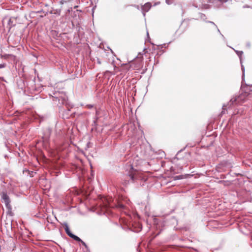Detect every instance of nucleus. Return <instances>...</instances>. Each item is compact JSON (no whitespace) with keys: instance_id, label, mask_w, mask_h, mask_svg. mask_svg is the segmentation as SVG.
Returning a JSON list of instances; mask_svg holds the SVG:
<instances>
[{"instance_id":"nucleus-1","label":"nucleus","mask_w":252,"mask_h":252,"mask_svg":"<svg viewBox=\"0 0 252 252\" xmlns=\"http://www.w3.org/2000/svg\"><path fill=\"white\" fill-rule=\"evenodd\" d=\"M128 177L132 181H134L141 177V173L138 171L131 167L129 172Z\"/></svg>"},{"instance_id":"nucleus-2","label":"nucleus","mask_w":252,"mask_h":252,"mask_svg":"<svg viewBox=\"0 0 252 252\" xmlns=\"http://www.w3.org/2000/svg\"><path fill=\"white\" fill-rule=\"evenodd\" d=\"M142 61L143 58L142 57L137 58L134 61L131 62V63H133V69L134 70H138L142 68Z\"/></svg>"},{"instance_id":"nucleus-3","label":"nucleus","mask_w":252,"mask_h":252,"mask_svg":"<svg viewBox=\"0 0 252 252\" xmlns=\"http://www.w3.org/2000/svg\"><path fill=\"white\" fill-rule=\"evenodd\" d=\"M1 196L2 199L3 200V202H4L6 208L8 209V210H11V206L10 204V199H9L8 196L7 195L6 193H5L4 192H2L1 193Z\"/></svg>"},{"instance_id":"nucleus-4","label":"nucleus","mask_w":252,"mask_h":252,"mask_svg":"<svg viewBox=\"0 0 252 252\" xmlns=\"http://www.w3.org/2000/svg\"><path fill=\"white\" fill-rule=\"evenodd\" d=\"M102 203H100V206L103 207L105 209H107V208L110 206V202L111 201V198H108L106 197H103L101 198V201Z\"/></svg>"},{"instance_id":"nucleus-5","label":"nucleus","mask_w":252,"mask_h":252,"mask_svg":"<svg viewBox=\"0 0 252 252\" xmlns=\"http://www.w3.org/2000/svg\"><path fill=\"white\" fill-rule=\"evenodd\" d=\"M133 63H131L129 64H124L122 65V67L123 69L128 70L130 68L133 69Z\"/></svg>"},{"instance_id":"nucleus-6","label":"nucleus","mask_w":252,"mask_h":252,"mask_svg":"<svg viewBox=\"0 0 252 252\" xmlns=\"http://www.w3.org/2000/svg\"><path fill=\"white\" fill-rule=\"evenodd\" d=\"M244 96V95L241 94L240 96H239L237 98H236L234 99H232L230 100V102H231V104H233L234 102H239V100L242 99V98H243Z\"/></svg>"},{"instance_id":"nucleus-7","label":"nucleus","mask_w":252,"mask_h":252,"mask_svg":"<svg viewBox=\"0 0 252 252\" xmlns=\"http://www.w3.org/2000/svg\"><path fill=\"white\" fill-rule=\"evenodd\" d=\"M151 4L150 3H146L143 7V10L145 11H148L151 8Z\"/></svg>"},{"instance_id":"nucleus-8","label":"nucleus","mask_w":252,"mask_h":252,"mask_svg":"<svg viewBox=\"0 0 252 252\" xmlns=\"http://www.w3.org/2000/svg\"><path fill=\"white\" fill-rule=\"evenodd\" d=\"M64 229H65V231L66 233L67 234V235L69 237H71V235H72L73 234L71 232L68 226L67 225H65Z\"/></svg>"},{"instance_id":"nucleus-9","label":"nucleus","mask_w":252,"mask_h":252,"mask_svg":"<svg viewBox=\"0 0 252 252\" xmlns=\"http://www.w3.org/2000/svg\"><path fill=\"white\" fill-rule=\"evenodd\" d=\"M70 237L78 242H81L82 241L80 238H79L78 236H77L74 234L71 235Z\"/></svg>"},{"instance_id":"nucleus-10","label":"nucleus","mask_w":252,"mask_h":252,"mask_svg":"<svg viewBox=\"0 0 252 252\" xmlns=\"http://www.w3.org/2000/svg\"><path fill=\"white\" fill-rule=\"evenodd\" d=\"M70 237L78 242H81L82 241L80 238H79L78 236H77L74 234L71 235Z\"/></svg>"},{"instance_id":"nucleus-11","label":"nucleus","mask_w":252,"mask_h":252,"mask_svg":"<svg viewBox=\"0 0 252 252\" xmlns=\"http://www.w3.org/2000/svg\"><path fill=\"white\" fill-rule=\"evenodd\" d=\"M117 207L122 209H124L125 208V206L123 204H118Z\"/></svg>"},{"instance_id":"nucleus-12","label":"nucleus","mask_w":252,"mask_h":252,"mask_svg":"<svg viewBox=\"0 0 252 252\" xmlns=\"http://www.w3.org/2000/svg\"><path fill=\"white\" fill-rule=\"evenodd\" d=\"M81 243H82V245H83L85 248H88L87 245H86V244L84 241H82L81 242Z\"/></svg>"},{"instance_id":"nucleus-13","label":"nucleus","mask_w":252,"mask_h":252,"mask_svg":"<svg viewBox=\"0 0 252 252\" xmlns=\"http://www.w3.org/2000/svg\"><path fill=\"white\" fill-rule=\"evenodd\" d=\"M5 66V64H0V68H3Z\"/></svg>"},{"instance_id":"nucleus-14","label":"nucleus","mask_w":252,"mask_h":252,"mask_svg":"<svg viewBox=\"0 0 252 252\" xmlns=\"http://www.w3.org/2000/svg\"><path fill=\"white\" fill-rule=\"evenodd\" d=\"M97 63H98V64H101V61H100V60L99 59H97Z\"/></svg>"},{"instance_id":"nucleus-15","label":"nucleus","mask_w":252,"mask_h":252,"mask_svg":"<svg viewBox=\"0 0 252 252\" xmlns=\"http://www.w3.org/2000/svg\"><path fill=\"white\" fill-rule=\"evenodd\" d=\"M175 179H180V176H176V177H175Z\"/></svg>"},{"instance_id":"nucleus-16","label":"nucleus","mask_w":252,"mask_h":252,"mask_svg":"<svg viewBox=\"0 0 252 252\" xmlns=\"http://www.w3.org/2000/svg\"><path fill=\"white\" fill-rule=\"evenodd\" d=\"M116 68V66L115 65H114V69L115 70V68Z\"/></svg>"},{"instance_id":"nucleus-17","label":"nucleus","mask_w":252,"mask_h":252,"mask_svg":"<svg viewBox=\"0 0 252 252\" xmlns=\"http://www.w3.org/2000/svg\"><path fill=\"white\" fill-rule=\"evenodd\" d=\"M77 7H78V6H74V8H76Z\"/></svg>"}]
</instances>
